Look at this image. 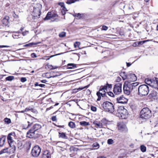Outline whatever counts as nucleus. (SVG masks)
Segmentation results:
<instances>
[{
    "label": "nucleus",
    "instance_id": "1",
    "mask_svg": "<svg viewBox=\"0 0 158 158\" xmlns=\"http://www.w3.org/2000/svg\"><path fill=\"white\" fill-rule=\"evenodd\" d=\"M41 126L40 124H35L27 133V137L31 138L36 137L35 132L37 130L41 128Z\"/></svg>",
    "mask_w": 158,
    "mask_h": 158
},
{
    "label": "nucleus",
    "instance_id": "2",
    "mask_svg": "<svg viewBox=\"0 0 158 158\" xmlns=\"http://www.w3.org/2000/svg\"><path fill=\"white\" fill-rule=\"evenodd\" d=\"M139 95L140 96H145L148 95L149 92V88L146 85H140L138 88Z\"/></svg>",
    "mask_w": 158,
    "mask_h": 158
},
{
    "label": "nucleus",
    "instance_id": "3",
    "mask_svg": "<svg viewBox=\"0 0 158 158\" xmlns=\"http://www.w3.org/2000/svg\"><path fill=\"white\" fill-rule=\"evenodd\" d=\"M152 116L151 112L148 108H144L143 109L140 113V118L142 119H148Z\"/></svg>",
    "mask_w": 158,
    "mask_h": 158
},
{
    "label": "nucleus",
    "instance_id": "4",
    "mask_svg": "<svg viewBox=\"0 0 158 158\" xmlns=\"http://www.w3.org/2000/svg\"><path fill=\"white\" fill-rule=\"evenodd\" d=\"M102 107L106 111L112 113L114 111L113 104L110 102H104L102 104Z\"/></svg>",
    "mask_w": 158,
    "mask_h": 158
},
{
    "label": "nucleus",
    "instance_id": "5",
    "mask_svg": "<svg viewBox=\"0 0 158 158\" xmlns=\"http://www.w3.org/2000/svg\"><path fill=\"white\" fill-rule=\"evenodd\" d=\"M117 111L120 115L122 119L126 118L128 115V113L127 110L125 109L123 106H121L118 107Z\"/></svg>",
    "mask_w": 158,
    "mask_h": 158
},
{
    "label": "nucleus",
    "instance_id": "6",
    "mask_svg": "<svg viewBox=\"0 0 158 158\" xmlns=\"http://www.w3.org/2000/svg\"><path fill=\"white\" fill-rule=\"evenodd\" d=\"M58 16L57 14L51 12H49L44 19V20H48L50 19L51 18L53 19L54 17H56V18L54 19V20L52 21L57 22L59 21L57 17Z\"/></svg>",
    "mask_w": 158,
    "mask_h": 158
},
{
    "label": "nucleus",
    "instance_id": "7",
    "mask_svg": "<svg viewBox=\"0 0 158 158\" xmlns=\"http://www.w3.org/2000/svg\"><path fill=\"white\" fill-rule=\"evenodd\" d=\"M129 85H130L128 82L126 81L124 83L123 88L124 93L128 95L130 94V93L133 90L131 87H129Z\"/></svg>",
    "mask_w": 158,
    "mask_h": 158
},
{
    "label": "nucleus",
    "instance_id": "8",
    "mask_svg": "<svg viewBox=\"0 0 158 158\" xmlns=\"http://www.w3.org/2000/svg\"><path fill=\"white\" fill-rule=\"evenodd\" d=\"M122 83H118L115 84L114 87L113 92L116 95L120 94L122 92Z\"/></svg>",
    "mask_w": 158,
    "mask_h": 158
},
{
    "label": "nucleus",
    "instance_id": "9",
    "mask_svg": "<svg viewBox=\"0 0 158 158\" xmlns=\"http://www.w3.org/2000/svg\"><path fill=\"white\" fill-rule=\"evenodd\" d=\"M41 152L40 148L38 146H36L33 147L31 150L32 155L35 157L38 156Z\"/></svg>",
    "mask_w": 158,
    "mask_h": 158
},
{
    "label": "nucleus",
    "instance_id": "10",
    "mask_svg": "<svg viewBox=\"0 0 158 158\" xmlns=\"http://www.w3.org/2000/svg\"><path fill=\"white\" fill-rule=\"evenodd\" d=\"M106 92L100 87L99 90L98 92H97L96 94L98 98L97 99V101H99L101 99V97H104L106 96Z\"/></svg>",
    "mask_w": 158,
    "mask_h": 158
},
{
    "label": "nucleus",
    "instance_id": "11",
    "mask_svg": "<svg viewBox=\"0 0 158 158\" xmlns=\"http://www.w3.org/2000/svg\"><path fill=\"white\" fill-rule=\"evenodd\" d=\"M117 100L118 102L122 104L126 103L128 101L127 99L124 97L123 95L117 98Z\"/></svg>",
    "mask_w": 158,
    "mask_h": 158
},
{
    "label": "nucleus",
    "instance_id": "12",
    "mask_svg": "<svg viewBox=\"0 0 158 158\" xmlns=\"http://www.w3.org/2000/svg\"><path fill=\"white\" fill-rule=\"evenodd\" d=\"M118 129L121 131L126 132L127 131L126 125L123 123H120L118 125Z\"/></svg>",
    "mask_w": 158,
    "mask_h": 158
},
{
    "label": "nucleus",
    "instance_id": "13",
    "mask_svg": "<svg viewBox=\"0 0 158 158\" xmlns=\"http://www.w3.org/2000/svg\"><path fill=\"white\" fill-rule=\"evenodd\" d=\"M15 135L14 133H11L9 134L7 136V139L10 146L11 143L14 141L13 138L14 137Z\"/></svg>",
    "mask_w": 158,
    "mask_h": 158
},
{
    "label": "nucleus",
    "instance_id": "14",
    "mask_svg": "<svg viewBox=\"0 0 158 158\" xmlns=\"http://www.w3.org/2000/svg\"><path fill=\"white\" fill-rule=\"evenodd\" d=\"M33 13L35 17L39 18L40 15V8L34 7Z\"/></svg>",
    "mask_w": 158,
    "mask_h": 158
},
{
    "label": "nucleus",
    "instance_id": "15",
    "mask_svg": "<svg viewBox=\"0 0 158 158\" xmlns=\"http://www.w3.org/2000/svg\"><path fill=\"white\" fill-rule=\"evenodd\" d=\"M9 19L10 18L8 16H6L2 20V23L5 26H8V25L9 24Z\"/></svg>",
    "mask_w": 158,
    "mask_h": 158
},
{
    "label": "nucleus",
    "instance_id": "16",
    "mask_svg": "<svg viewBox=\"0 0 158 158\" xmlns=\"http://www.w3.org/2000/svg\"><path fill=\"white\" fill-rule=\"evenodd\" d=\"M151 86L158 90V78H156L155 80H153Z\"/></svg>",
    "mask_w": 158,
    "mask_h": 158
},
{
    "label": "nucleus",
    "instance_id": "17",
    "mask_svg": "<svg viewBox=\"0 0 158 158\" xmlns=\"http://www.w3.org/2000/svg\"><path fill=\"white\" fill-rule=\"evenodd\" d=\"M41 158H51L50 153L48 151H44L42 154Z\"/></svg>",
    "mask_w": 158,
    "mask_h": 158
},
{
    "label": "nucleus",
    "instance_id": "18",
    "mask_svg": "<svg viewBox=\"0 0 158 158\" xmlns=\"http://www.w3.org/2000/svg\"><path fill=\"white\" fill-rule=\"evenodd\" d=\"M128 78L130 81H134L137 80V77L135 74H131L128 76Z\"/></svg>",
    "mask_w": 158,
    "mask_h": 158
},
{
    "label": "nucleus",
    "instance_id": "19",
    "mask_svg": "<svg viewBox=\"0 0 158 158\" xmlns=\"http://www.w3.org/2000/svg\"><path fill=\"white\" fill-rule=\"evenodd\" d=\"M93 124L95 125V127L97 128H102V126L101 123V121H98L97 120H95L94 121Z\"/></svg>",
    "mask_w": 158,
    "mask_h": 158
},
{
    "label": "nucleus",
    "instance_id": "20",
    "mask_svg": "<svg viewBox=\"0 0 158 158\" xmlns=\"http://www.w3.org/2000/svg\"><path fill=\"white\" fill-rule=\"evenodd\" d=\"M129 84L130 85H129V87H131H131L133 90H135L137 89V88H136V87L138 85V84L137 83V82L133 83H129Z\"/></svg>",
    "mask_w": 158,
    "mask_h": 158
},
{
    "label": "nucleus",
    "instance_id": "21",
    "mask_svg": "<svg viewBox=\"0 0 158 158\" xmlns=\"http://www.w3.org/2000/svg\"><path fill=\"white\" fill-rule=\"evenodd\" d=\"M89 85H87V86H85V87H82L81 88H79L78 89H75L73 90V93H76L78 92L79 91L85 88H87L89 87Z\"/></svg>",
    "mask_w": 158,
    "mask_h": 158
},
{
    "label": "nucleus",
    "instance_id": "22",
    "mask_svg": "<svg viewBox=\"0 0 158 158\" xmlns=\"http://www.w3.org/2000/svg\"><path fill=\"white\" fill-rule=\"evenodd\" d=\"M9 148H10L8 150V153H14L15 150V145H13L11 146V144H10V146Z\"/></svg>",
    "mask_w": 158,
    "mask_h": 158
},
{
    "label": "nucleus",
    "instance_id": "23",
    "mask_svg": "<svg viewBox=\"0 0 158 158\" xmlns=\"http://www.w3.org/2000/svg\"><path fill=\"white\" fill-rule=\"evenodd\" d=\"M156 95V92L155 91H152L149 94V97L150 98H155Z\"/></svg>",
    "mask_w": 158,
    "mask_h": 158
},
{
    "label": "nucleus",
    "instance_id": "24",
    "mask_svg": "<svg viewBox=\"0 0 158 158\" xmlns=\"http://www.w3.org/2000/svg\"><path fill=\"white\" fill-rule=\"evenodd\" d=\"M145 82L147 85L151 86L152 83L153 82V80L152 81L151 79L147 78L145 79Z\"/></svg>",
    "mask_w": 158,
    "mask_h": 158
},
{
    "label": "nucleus",
    "instance_id": "25",
    "mask_svg": "<svg viewBox=\"0 0 158 158\" xmlns=\"http://www.w3.org/2000/svg\"><path fill=\"white\" fill-rule=\"evenodd\" d=\"M101 123L102 124V127L106 125L108 123V121L106 118H104L102 119L101 121Z\"/></svg>",
    "mask_w": 158,
    "mask_h": 158
},
{
    "label": "nucleus",
    "instance_id": "26",
    "mask_svg": "<svg viewBox=\"0 0 158 158\" xmlns=\"http://www.w3.org/2000/svg\"><path fill=\"white\" fill-rule=\"evenodd\" d=\"M67 66L68 67V69H72L76 67V65L73 63L68 64H67Z\"/></svg>",
    "mask_w": 158,
    "mask_h": 158
},
{
    "label": "nucleus",
    "instance_id": "27",
    "mask_svg": "<svg viewBox=\"0 0 158 158\" xmlns=\"http://www.w3.org/2000/svg\"><path fill=\"white\" fill-rule=\"evenodd\" d=\"M5 141V138L2 137L0 138V147H2Z\"/></svg>",
    "mask_w": 158,
    "mask_h": 158
},
{
    "label": "nucleus",
    "instance_id": "28",
    "mask_svg": "<svg viewBox=\"0 0 158 158\" xmlns=\"http://www.w3.org/2000/svg\"><path fill=\"white\" fill-rule=\"evenodd\" d=\"M18 148L19 149H21L23 148V145L22 142L21 141H18Z\"/></svg>",
    "mask_w": 158,
    "mask_h": 158
},
{
    "label": "nucleus",
    "instance_id": "29",
    "mask_svg": "<svg viewBox=\"0 0 158 158\" xmlns=\"http://www.w3.org/2000/svg\"><path fill=\"white\" fill-rule=\"evenodd\" d=\"M10 148H6L0 151V155L5 153H8V150Z\"/></svg>",
    "mask_w": 158,
    "mask_h": 158
},
{
    "label": "nucleus",
    "instance_id": "30",
    "mask_svg": "<svg viewBox=\"0 0 158 158\" xmlns=\"http://www.w3.org/2000/svg\"><path fill=\"white\" fill-rule=\"evenodd\" d=\"M80 124L81 125L86 126L89 125V122H87L85 121H81L80 122Z\"/></svg>",
    "mask_w": 158,
    "mask_h": 158
},
{
    "label": "nucleus",
    "instance_id": "31",
    "mask_svg": "<svg viewBox=\"0 0 158 158\" xmlns=\"http://www.w3.org/2000/svg\"><path fill=\"white\" fill-rule=\"evenodd\" d=\"M69 126L72 128H74L76 127L75 123L72 121L69 122L68 124Z\"/></svg>",
    "mask_w": 158,
    "mask_h": 158
},
{
    "label": "nucleus",
    "instance_id": "32",
    "mask_svg": "<svg viewBox=\"0 0 158 158\" xmlns=\"http://www.w3.org/2000/svg\"><path fill=\"white\" fill-rule=\"evenodd\" d=\"M4 121L5 123L9 124L11 123V121L10 118H6L4 119Z\"/></svg>",
    "mask_w": 158,
    "mask_h": 158
},
{
    "label": "nucleus",
    "instance_id": "33",
    "mask_svg": "<svg viewBox=\"0 0 158 158\" xmlns=\"http://www.w3.org/2000/svg\"><path fill=\"white\" fill-rule=\"evenodd\" d=\"M140 149L141 151L143 152L146 151V148L144 145H141L140 147Z\"/></svg>",
    "mask_w": 158,
    "mask_h": 158
},
{
    "label": "nucleus",
    "instance_id": "34",
    "mask_svg": "<svg viewBox=\"0 0 158 158\" xmlns=\"http://www.w3.org/2000/svg\"><path fill=\"white\" fill-rule=\"evenodd\" d=\"M14 79V77L13 76H9L6 78V81H11Z\"/></svg>",
    "mask_w": 158,
    "mask_h": 158
},
{
    "label": "nucleus",
    "instance_id": "35",
    "mask_svg": "<svg viewBox=\"0 0 158 158\" xmlns=\"http://www.w3.org/2000/svg\"><path fill=\"white\" fill-rule=\"evenodd\" d=\"M121 74L122 75H120V76H122V77L123 80H125L127 78H128V76H127L125 74V73H122Z\"/></svg>",
    "mask_w": 158,
    "mask_h": 158
},
{
    "label": "nucleus",
    "instance_id": "36",
    "mask_svg": "<svg viewBox=\"0 0 158 158\" xmlns=\"http://www.w3.org/2000/svg\"><path fill=\"white\" fill-rule=\"evenodd\" d=\"M59 136L60 137L64 138H65L66 136L64 133L63 132L61 133H60L59 132Z\"/></svg>",
    "mask_w": 158,
    "mask_h": 158
},
{
    "label": "nucleus",
    "instance_id": "37",
    "mask_svg": "<svg viewBox=\"0 0 158 158\" xmlns=\"http://www.w3.org/2000/svg\"><path fill=\"white\" fill-rule=\"evenodd\" d=\"M37 44V43H30L27 44H26L24 45V47H28V46H31L33 45H36Z\"/></svg>",
    "mask_w": 158,
    "mask_h": 158
},
{
    "label": "nucleus",
    "instance_id": "38",
    "mask_svg": "<svg viewBox=\"0 0 158 158\" xmlns=\"http://www.w3.org/2000/svg\"><path fill=\"white\" fill-rule=\"evenodd\" d=\"M66 33L64 32H62L59 34V36L60 37L63 38L65 36Z\"/></svg>",
    "mask_w": 158,
    "mask_h": 158
},
{
    "label": "nucleus",
    "instance_id": "39",
    "mask_svg": "<svg viewBox=\"0 0 158 158\" xmlns=\"http://www.w3.org/2000/svg\"><path fill=\"white\" fill-rule=\"evenodd\" d=\"M114 143V141L112 139H109L107 140V143L109 144H111Z\"/></svg>",
    "mask_w": 158,
    "mask_h": 158
},
{
    "label": "nucleus",
    "instance_id": "40",
    "mask_svg": "<svg viewBox=\"0 0 158 158\" xmlns=\"http://www.w3.org/2000/svg\"><path fill=\"white\" fill-rule=\"evenodd\" d=\"M75 1V0H68L66 2V3L68 4H69L74 3Z\"/></svg>",
    "mask_w": 158,
    "mask_h": 158
},
{
    "label": "nucleus",
    "instance_id": "41",
    "mask_svg": "<svg viewBox=\"0 0 158 158\" xmlns=\"http://www.w3.org/2000/svg\"><path fill=\"white\" fill-rule=\"evenodd\" d=\"M66 8L65 7H64V9H62L61 11V14L62 15H64L65 14V11H67Z\"/></svg>",
    "mask_w": 158,
    "mask_h": 158
},
{
    "label": "nucleus",
    "instance_id": "42",
    "mask_svg": "<svg viewBox=\"0 0 158 158\" xmlns=\"http://www.w3.org/2000/svg\"><path fill=\"white\" fill-rule=\"evenodd\" d=\"M144 43V42H143L142 41H137L136 42L133 44L134 46H136L138 45H139L141 43L143 44Z\"/></svg>",
    "mask_w": 158,
    "mask_h": 158
},
{
    "label": "nucleus",
    "instance_id": "43",
    "mask_svg": "<svg viewBox=\"0 0 158 158\" xmlns=\"http://www.w3.org/2000/svg\"><path fill=\"white\" fill-rule=\"evenodd\" d=\"M80 44V43L79 42H76L74 44L75 48H76L77 47H79V46Z\"/></svg>",
    "mask_w": 158,
    "mask_h": 158
},
{
    "label": "nucleus",
    "instance_id": "44",
    "mask_svg": "<svg viewBox=\"0 0 158 158\" xmlns=\"http://www.w3.org/2000/svg\"><path fill=\"white\" fill-rule=\"evenodd\" d=\"M101 87L102 88H103V89L106 91V92H107L108 88L107 85H105L104 86H101Z\"/></svg>",
    "mask_w": 158,
    "mask_h": 158
},
{
    "label": "nucleus",
    "instance_id": "45",
    "mask_svg": "<svg viewBox=\"0 0 158 158\" xmlns=\"http://www.w3.org/2000/svg\"><path fill=\"white\" fill-rule=\"evenodd\" d=\"M63 53H59V54H56V55H52V56H48V57H49V58H47L46 60H49L50 58H51L53 56H57V55H60L61 54H63Z\"/></svg>",
    "mask_w": 158,
    "mask_h": 158
},
{
    "label": "nucleus",
    "instance_id": "46",
    "mask_svg": "<svg viewBox=\"0 0 158 158\" xmlns=\"http://www.w3.org/2000/svg\"><path fill=\"white\" fill-rule=\"evenodd\" d=\"M21 81L22 82H24L27 81V80L26 77H22L20 79Z\"/></svg>",
    "mask_w": 158,
    "mask_h": 158
},
{
    "label": "nucleus",
    "instance_id": "47",
    "mask_svg": "<svg viewBox=\"0 0 158 158\" xmlns=\"http://www.w3.org/2000/svg\"><path fill=\"white\" fill-rule=\"evenodd\" d=\"M91 109L92 111H96L97 110V108L95 106H91Z\"/></svg>",
    "mask_w": 158,
    "mask_h": 158
},
{
    "label": "nucleus",
    "instance_id": "48",
    "mask_svg": "<svg viewBox=\"0 0 158 158\" xmlns=\"http://www.w3.org/2000/svg\"><path fill=\"white\" fill-rule=\"evenodd\" d=\"M107 93L108 95L111 97H114V94L111 92H107Z\"/></svg>",
    "mask_w": 158,
    "mask_h": 158
},
{
    "label": "nucleus",
    "instance_id": "49",
    "mask_svg": "<svg viewBox=\"0 0 158 158\" xmlns=\"http://www.w3.org/2000/svg\"><path fill=\"white\" fill-rule=\"evenodd\" d=\"M58 5L62 7V9H64V7H65L64 6V4L63 2H59L58 3Z\"/></svg>",
    "mask_w": 158,
    "mask_h": 158
},
{
    "label": "nucleus",
    "instance_id": "50",
    "mask_svg": "<svg viewBox=\"0 0 158 158\" xmlns=\"http://www.w3.org/2000/svg\"><path fill=\"white\" fill-rule=\"evenodd\" d=\"M29 32V31H26L24 32H22V34L23 36L26 35L27 34H28Z\"/></svg>",
    "mask_w": 158,
    "mask_h": 158
},
{
    "label": "nucleus",
    "instance_id": "51",
    "mask_svg": "<svg viewBox=\"0 0 158 158\" xmlns=\"http://www.w3.org/2000/svg\"><path fill=\"white\" fill-rule=\"evenodd\" d=\"M108 29V27L106 26H103L102 27V30L106 31Z\"/></svg>",
    "mask_w": 158,
    "mask_h": 158
},
{
    "label": "nucleus",
    "instance_id": "52",
    "mask_svg": "<svg viewBox=\"0 0 158 158\" xmlns=\"http://www.w3.org/2000/svg\"><path fill=\"white\" fill-rule=\"evenodd\" d=\"M12 37H13L14 39H17L19 38V35H16L15 34H13L12 35Z\"/></svg>",
    "mask_w": 158,
    "mask_h": 158
},
{
    "label": "nucleus",
    "instance_id": "53",
    "mask_svg": "<svg viewBox=\"0 0 158 158\" xmlns=\"http://www.w3.org/2000/svg\"><path fill=\"white\" fill-rule=\"evenodd\" d=\"M51 119L53 121H56V116H52V117Z\"/></svg>",
    "mask_w": 158,
    "mask_h": 158
},
{
    "label": "nucleus",
    "instance_id": "54",
    "mask_svg": "<svg viewBox=\"0 0 158 158\" xmlns=\"http://www.w3.org/2000/svg\"><path fill=\"white\" fill-rule=\"evenodd\" d=\"M106 85L107 86V88H111L112 87V85L111 84H108L107 82Z\"/></svg>",
    "mask_w": 158,
    "mask_h": 158
},
{
    "label": "nucleus",
    "instance_id": "55",
    "mask_svg": "<svg viewBox=\"0 0 158 158\" xmlns=\"http://www.w3.org/2000/svg\"><path fill=\"white\" fill-rule=\"evenodd\" d=\"M106 85L107 86V88H111L112 87V85L111 84H108L107 82Z\"/></svg>",
    "mask_w": 158,
    "mask_h": 158
},
{
    "label": "nucleus",
    "instance_id": "56",
    "mask_svg": "<svg viewBox=\"0 0 158 158\" xmlns=\"http://www.w3.org/2000/svg\"><path fill=\"white\" fill-rule=\"evenodd\" d=\"M121 80V78L119 77H117L116 80V81L117 82H120Z\"/></svg>",
    "mask_w": 158,
    "mask_h": 158
},
{
    "label": "nucleus",
    "instance_id": "57",
    "mask_svg": "<svg viewBox=\"0 0 158 158\" xmlns=\"http://www.w3.org/2000/svg\"><path fill=\"white\" fill-rule=\"evenodd\" d=\"M27 122H28V125H27V127H26L25 126L24 127V128L25 129L28 128L30 126V125L31 124L30 123V122H29L28 121Z\"/></svg>",
    "mask_w": 158,
    "mask_h": 158
},
{
    "label": "nucleus",
    "instance_id": "58",
    "mask_svg": "<svg viewBox=\"0 0 158 158\" xmlns=\"http://www.w3.org/2000/svg\"><path fill=\"white\" fill-rule=\"evenodd\" d=\"M49 66L50 67V68H51L52 69H56L57 68V67H54L52 65H50Z\"/></svg>",
    "mask_w": 158,
    "mask_h": 158
},
{
    "label": "nucleus",
    "instance_id": "59",
    "mask_svg": "<svg viewBox=\"0 0 158 158\" xmlns=\"http://www.w3.org/2000/svg\"><path fill=\"white\" fill-rule=\"evenodd\" d=\"M31 56L32 57L36 58L37 57L35 53H32L31 54Z\"/></svg>",
    "mask_w": 158,
    "mask_h": 158
},
{
    "label": "nucleus",
    "instance_id": "60",
    "mask_svg": "<svg viewBox=\"0 0 158 158\" xmlns=\"http://www.w3.org/2000/svg\"><path fill=\"white\" fill-rule=\"evenodd\" d=\"M39 86L40 87H44L45 86V85L43 84H40L39 85Z\"/></svg>",
    "mask_w": 158,
    "mask_h": 158
},
{
    "label": "nucleus",
    "instance_id": "61",
    "mask_svg": "<svg viewBox=\"0 0 158 158\" xmlns=\"http://www.w3.org/2000/svg\"><path fill=\"white\" fill-rule=\"evenodd\" d=\"M41 82L43 83H46L47 82V81L46 80H43L41 81Z\"/></svg>",
    "mask_w": 158,
    "mask_h": 158
},
{
    "label": "nucleus",
    "instance_id": "62",
    "mask_svg": "<svg viewBox=\"0 0 158 158\" xmlns=\"http://www.w3.org/2000/svg\"><path fill=\"white\" fill-rule=\"evenodd\" d=\"M81 14H80L79 13H78L77 14V16L78 18L79 19L81 16Z\"/></svg>",
    "mask_w": 158,
    "mask_h": 158
},
{
    "label": "nucleus",
    "instance_id": "63",
    "mask_svg": "<svg viewBox=\"0 0 158 158\" xmlns=\"http://www.w3.org/2000/svg\"><path fill=\"white\" fill-rule=\"evenodd\" d=\"M8 46L5 45H0V48H4V47H8Z\"/></svg>",
    "mask_w": 158,
    "mask_h": 158
},
{
    "label": "nucleus",
    "instance_id": "64",
    "mask_svg": "<svg viewBox=\"0 0 158 158\" xmlns=\"http://www.w3.org/2000/svg\"><path fill=\"white\" fill-rule=\"evenodd\" d=\"M97 158H106V157H105L104 156H99V157H97Z\"/></svg>",
    "mask_w": 158,
    "mask_h": 158
}]
</instances>
